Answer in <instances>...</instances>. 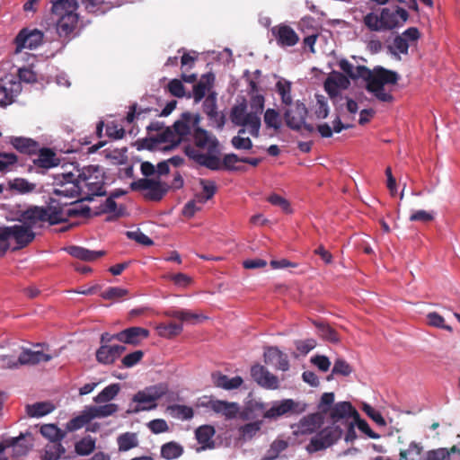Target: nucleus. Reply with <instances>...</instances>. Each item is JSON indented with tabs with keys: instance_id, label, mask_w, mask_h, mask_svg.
I'll use <instances>...</instances> for the list:
<instances>
[{
	"instance_id": "f257e3e1",
	"label": "nucleus",
	"mask_w": 460,
	"mask_h": 460,
	"mask_svg": "<svg viewBox=\"0 0 460 460\" xmlns=\"http://www.w3.org/2000/svg\"><path fill=\"white\" fill-rule=\"evenodd\" d=\"M339 66L349 78H362L366 81L367 91L373 93L378 101L383 102L394 101V96L390 93L385 92V85L397 84L400 75L395 71L380 66L374 67L372 70L365 66H358L354 68L353 65L347 59H341Z\"/></svg>"
},
{
	"instance_id": "f03ea898",
	"label": "nucleus",
	"mask_w": 460,
	"mask_h": 460,
	"mask_svg": "<svg viewBox=\"0 0 460 460\" xmlns=\"http://www.w3.org/2000/svg\"><path fill=\"white\" fill-rule=\"evenodd\" d=\"M193 145L184 147L185 155L200 166L212 171L221 169V148L217 137L211 132L195 127L191 133Z\"/></svg>"
},
{
	"instance_id": "7ed1b4c3",
	"label": "nucleus",
	"mask_w": 460,
	"mask_h": 460,
	"mask_svg": "<svg viewBox=\"0 0 460 460\" xmlns=\"http://www.w3.org/2000/svg\"><path fill=\"white\" fill-rule=\"evenodd\" d=\"M51 13L55 17L57 33L60 38H68L75 30L79 15L76 0H51Z\"/></svg>"
},
{
	"instance_id": "20e7f679",
	"label": "nucleus",
	"mask_w": 460,
	"mask_h": 460,
	"mask_svg": "<svg viewBox=\"0 0 460 460\" xmlns=\"http://www.w3.org/2000/svg\"><path fill=\"white\" fill-rule=\"evenodd\" d=\"M82 189V199L93 200L94 196H104V175L98 165H89L77 170Z\"/></svg>"
},
{
	"instance_id": "39448f33",
	"label": "nucleus",
	"mask_w": 460,
	"mask_h": 460,
	"mask_svg": "<svg viewBox=\"0 0 460 460\" xmlns=\"http://www.w3.org/2000/svg\"><path fill=\"white\" fill-rule=\"evenodd\" d=\"M52 356L42 351H34L31 349H23L17 359L9 355L0 356V367L6 368H17L24 365H36L40 362H48Z\"/></svg>"
},
{
	"instance_id": "423d86ee",
	"label": "nucleus",
	"mask_w": 460,
	"mask_h": 460,
	"mask_svg": "<svg viewBox=\"0 0 460 460\" xmlns=\"http://www.w3.org/2000/svg\"><path fill=\"white\" fill-rule=\"evenodd\" d=\"M53 186V194L57 196L82 198V189L77 173L67 172L57 175Z\"/></svg>"
},
{
	"instance_id": "0eeeda50",
	"label": "nucleus",
	"mask_w": 460,
	"mask_h": 460,
	"mask_svg": "<svg viewBox=\"0 0 460 460\" xmlns=\"http://www.w3.org/2000/svg\"><path fill=\"white\" fill-rule=\"evenodd\" d=\"M343 433L338 425L328 426L314 436L306 449L309 453L323 450L337 442Z\"/></svg>"
},
{
	"instance_id": "6e6552de",
	"label": "nucleus",
	"mask_w": 460,
	"mask_h": 460,
	"mask_svg": "<svg viewBox=\"0 0 460 460\" xmlns=\"http://www.w3.org/2000/svg\"><path fill=\"white\" fill-rule=\"evenodd\" d=\"M43 38L44 34L41 31L24 28L15 37L16 51H21L23 49H35L42 44Z\"/></svg>"
},
{
	"instance_id": "1a4fd4ad",
	"label": "nucleus",
	"mask_w": 460,
	"mask_h": 460,
	"mask_svg": "<svg viewBox=\"0 0 460 460\" xmlns=\"http://www.w3.org/2000/svg\"><path fill=\"white\" fill-rule=\"evenodd\" d=\"M44 210L46 212L45 222H49L50 225L65 222L76 214L75 210H66V203L62 204L54 199H50L49 204L44 208Z\"/></svg>"
},
{
	"instance_id": "9d476101",
	"label": "nucleus",
	"mask_w": 460,
	"mask_h": 460,
	"mask_svg": "<svg viewBox=\"0 0 460 460\" xmlns=\"http://www.w3.org/2000/svg\"><path fill=\"white\" fill-rule=\"evenodd\" d=\"M271 33L280 48L294 47L300 40L295 30L286 23H279L273 26L271 28Z\"/></svg>"
},
{
	"instance_id": "9b49d317",
	"label": "nucleus",
	"mask_w": 460,
	"mask_h": 460,
	"mask_svg": "<svg viewBox=\"0 0 460 460\" xmlns=\"http://www.w3.org/2000/svg\"><path fill=\"white\" fill-rule=\"evenodd\" d=\"M383 31H389L402 26L409 18L408 12L397 6L394 11L383 8L381 11Z\"/></svg>"
},
{
	"instance_id": "f8f14e48",
	"label": "nucleus",
	"mask_w": 460,
	"mask_h": 460,
	"mask_svg": "<svg viewBox=\"0 0 460 460\" xmlns=\"http://www.w3.org/2000/svg\"><path fill=\"white\" fill-rule=\"evenodd\" d=\"M307 108L305 105L297 101L293 107H289L284 111V119L287 126L294 130H300L307 117Z\"/></svg>"
},
{
	"instance_id": "ddd939ff",
	"label": "nucleus",
	"mask_w": 460,
	"mask_h": 460,
	"mask_svg": "<svg viewBox=\"0 0 460 460\" xmlns=\"http://www.w3.org/2000/svg\"><path fill=\"white\" fill-rule=\"evenodd\" d=\"M251 376L258 385L268 390H277L279 388L278 376L271 374L265 367L255 364L251 367Z\"/></svg>"
},
{
	"instance_id": "4468645a",
	"label": "nucleus",
	"mask_w": 460,
	"mask_h": 460,
	"mask_svg": "<svg viewBox=\"0 0 460 460\" xmlns=\"http://www.w3.org/2000/svg\"><path fill=\"white\" fill-rule=\"evenodd\" d=\"M149 330L133 326L116 333L117 341L133 346L139 345L143 340L149 337Z\"/></svg>"
},
{
	"instance_id": "2eb2a0df",
	"label": "nucleus",
	"mask_w": 460,
	"mask_h": 460,
	"mask_svg": "<svg viewBox=\"0 0 460 460\" xmlns=\"http://www.w3.org/2000/svg\"><path fill=\"white\" fill-rule=\"evenodd\" d=\"M35 158L32 159L33 164L40 169L49 170L59 164L60 159L58 157L56 152L49 147L39 146Z\"/></svg>"
},
{
	"instance_id": "dca6fc26",
	"label": "nucleus",
	"mask_w": 460,
	"mask_h": 460,
	"mask_svg": "<svg viewBox=\"0 0 460 460\" xmlns=\"http://www.w3.org/2000/svg\"><path fill=\"white\" fill-rule=\"evenodd\" d=\"M202 405L216 413L222 414L227 420L235 418L239 411V404L237 402H230L222 400L210 399L203 402Z\"/></svg>"
},
{
	"instance_id": "f3484780",
	"label": "nucleus",
	"mask_w": 460,
	"mask_h": 460,
	"mask_svg": "<svg viewBox=\"0 0 460 460\" xmlns=\"http://www.w3.org/2000/svg\"><path fill=\"white\" fill-rule=\"evenodd\" d=\"M126 350L123 345H101L96 351V359L103 365L113 364Z\"/></svg>"
},
{
	"instance_id": "a211bd4d",
	"label": "nucleus",
	"mask_w": 460,
	"mask_h": 460,
	"mask_svg": "<svg viewBox=\"0 0 460 460\" xmlns=\"http://www.w3.org/2000/svg\"><path fill=\"white\" fill-rule=\"evenodd\" d=\"M349 84L347 75L333 71L325 80L324 89L331 97H334L338 95L340 89H347Z\"/></svg>"
},
{
	"instance_id": "6ab92c4d",
	"label": "nucleus",
	"mask_w": 460,
	"mask_h": 460,
	"mask_svg": "<svg viewBox=\"0 0 460 460\" xmlns=\"http://www.w3.org/2000/svg\"><path fill=\"white\" fill-rule=\"evenodd\" d=\"M203 111L206 113L209 120L217 125L218 128H223L225 124V116L219 114L217 105V93H209L203 102Z\"/></svg>"
},
{
	"instance_id": "aec40b11",
	"label": "nucleus",
	"mask_w": 460,
	"mask_h": 460,
	"mask_svg": "<svg viewBox=\"0 0 460 460\" xmlns=\"http://www.w3.org/2000/svg\"><path fill=\"white\" fill-rule=\"evenodd\" d=\"M264 362L279 370L287 371L289 368L288 356L277 347H269L264 351Z\"/></svg>"
},
{
	"instance_id": "412c9836",
	"label": "nucleus",
	"mask_w": 460,
	"mask_h": 460,
	"mask_svg": "<svg viewBox=\"0 0 460 460\" xmlns=\"http://www.w3.org/2000/svg\"><path fill=\"white\" fill-rule=\"evenodd\" d=\"M46 212L44 208L33 207L23 211L18 221L24 226L33 229L37 225L45 222Z\"/></svg>"
},
{
	"instance_id": "4be33fe9",
	"label": "nucleus",
	"mask_w": 460,
	"mask_h": 460,
	"mask_svg": "<svg viewBox=\"0 0 460 460\" xmlns=\"http://www.w3.org/2000/svg\"><path fill=\"white\" fill-rule=\"evenodd\" d=\"M9 228L11 238L14 239L18 249L26 247L35 238V233L22 224L9 226Z\"/></svg>"
},
{
	"instance_id": "5701e85b",
	"label": "nucleus",
	"mask_w": 460,
	"mask_h": 460,
	"mask_svg": "<svg viewBox=\"0 0 460 460\" xmlns=\"http://www.w3.org/2000/svg\"><path fill=\"white\" fill-rule=\"evenodd\" d=\"M199 116L197 115L194 118L189 112H184L181 115V119L175 121L173 124L174 133L181 137V141L182 138L188 135H191L190 124L193 128L195 127H199Z\"/></svg>"
},
{
	"instance_id": "b1692460",
	"label": "nucleus",
	"mask_w": 460,
	"mask_h": 460,
	"mask_svg": "<svg viewBox=\"0 0 460 460\" xmlns=\"http://www.w3.org/2000/svg\"><path fill=\"white\" fill-rule=\"evenodd\" d=\"M297 403L292 399H284L280 402H276L274 404L263 413L265 419H277L288 412L296 411Z\"/></svg>"
},
{
	"instance_id": "393cba45",
	"label": "nucleus",
	"mask_w": 460,
	"mask_h": 460,
	"mask_svg": "<svg viewBox=\"0 0 460 460\" xmlns=\"http://www.w3.org/2000/svg\"><path fill=\"white\" fill-rule=\"evenodd\" d=\"M10 143L19 153L26 155L30 157L34 156L40 144L30 137H13L11 138Z\"/></svg>"
},
{
	"instance_id": "a878e982",
	"label": "nucleus",
	"mask_w": 460,
	"mask_h": 460,
	"mask_svg": "<svg viewBox=\"0 0 460 460\" xmlns=\"http://www.w3.org/2000/svg\"><path fill=\"white\" fill-rule=\"evenodd\" d=\"M330 411V418L332 420V425L341 420L348 419L351 416L358 417V412L349 402H340L334 404Z\"/></svg>"
},
{
	"instance_id": "bb28decb",
	"label": "nucleus",
	"mask_w": 460,
	"mask_h": 460,
	"mask_svg": "<svg viewBox=\"0 0 460 460\" xmlns=\"http://www.w3.org/2000/svg\"><path fill=\"white\" fill-rule=\"evenodd\" d=\"M212 380L215 386L228 391L239 388L243 383V379L240 376L230 378L220 372L213 373Z\"/></svg>"
},
{
	"instance_id": "cd10ccee",
	"label": "nucleus",
	"mask_w": 460,
	"mask_h": 460,
	"mask_svg": "<svg viewBox=\"0 0 460 460\" xmlns=\"http://www.w3.org/2000/svg\"><path fill=\"white\" fill-rule=\"evenodd\" d=\"M215 432L214 427L210 425H203L196 429L195 437L198 442L201 445V447L197 449V452L214 447L215 443L212 440V438L215 435Z\"/></svg>"
},
{
	"instance_id": "c85d7f7f",
	"label": "nucleus",
	"mask_w": 460,
	"mask_h": 460,
	"mask_svg": "<svg viewBox=\"0 0 460 460\" xmlns=\"http://www.w3.org/2000/svg\"><path fill=\"white\" fill-rule=\"evenodd\" d=\"M66 251L71 256L84 261H93L105 254L104 251H92L81 246H68Z\"/></svg>"
},
{
	"instance_id": "c756f323",
	"label": "nucleus",
	"mask_w": 460,
	"mask_h": 460,
	"mask_svg": "<svg viewBox=\"0 0 460 460\" xmlns=\"http://www.w3.org/2000/svg\"><path fill=\"white\" fill-rule=\"evenodd\" d=\"M215 82V75L212 73L205 74L199 82L193 86V98L195 102H199L206 95V93L212 88Z\"/></svg>"
},
{
	"instance_id": "7c9ffc66",
	"label": "nucleus",
	"mask_w": 460,
	"mask_h": 460,
	"mask_svg": "<svg viewBox=\"0 0 460 460\" xmlns=\"http://www.w3.org/2000/svg\"><path fill=\"white\" fill-rule=\"evenodd\" d=\"M91 420L112 416L119 411V405L116 403H104L103 405L85 406Z\"/></svg>"
},
{
	"instance_id": "2f4dec72",
	"label": "nucleus",
	"mask_w": 460,
	"mask_h": 460,
	"mask_svg": "<svg viewBox=\"0 0 460 460\" xmlns=\"http://www.w3.org/2000/svg\"><path fill=\"white\" fill-rule=\"evenodd\" d=\"M156 139L158 144H168L160 149L164 151H169L177 146L181 142V137L177 136L173 130L170 128H166L162 132L158 133L156 136Z\"/></svg>"
},
{
	"instance_id": "473e14b6",
	"label": "nucleus",
	"mask_w": 460,
	"mask_h": 460,
	"mask_svg": "<svg viewBox=\"0 0 460 460\" xmlns=\"http://www.w3.org/2000/svg\"><path fill=\"white\" fill-rule=\"evenodd\" d=\"M6 447L13 448V456L16 457L23 456L30 451L31 445L24 442V438L21 435L16 438H11L5 440Z\"/></svg>"
},
{
	"instance_id": "72a5a7b5",
	"label": "nucleus",
	"mask_w": 460,
	"mask_h": 460,
	"mask_svg": "<svg viewBox=\"0 0 460 460\" xmlns=\"http://www.w3.org/2000/svg\"><path fill=\"white\" fill-rule=\"evenodd\" d=\"M167 190L168 187L165 184L162 183L160 181L153 180L151 186L144 194V198L146 200L159 201L164 198Z\"/></svg>"
},
{
	"instance_id": "f704fd0d",
	"label": "nucleus",
	"mask_w": 460,
	"mask_h": 460,
	"mask_svg": "<svg viewBox=\"0 0 460 460\" xmlns=\"http://www.w3.org/2000/svg\"><path fill=\"white\" fill-rule=\"evenodd\" d=\"M423 447L420 443L411 442L407 449H402L399 454V460H423Z\"/></svg>"
},
{
	"instance_id": "c9c22d12",
	"label": "nucleus",
	"mask_w": 460,
	"mask_h": 460,
	"mask_svg": "<svg viewBox=\"0 0 460 460\" xmlns=\"http://www.w3.org/2000/svg\"><path fill=\"white\" fill-rule=\"evenodd\" d=\"M119 384L109 385L96 396L93 397V402L98 404L109 403V402L112 401L119 394Z\"/></svg>"
},
{
	"instance_id": "e433bc0d",
	"label": "nucleus",
	"mask_w": 460,
	"mask_h": 460,
	"mask_svg": "<svg viewBox=\"0 0 460 460\" xmlns=\"http://www.w3.org/2000/svg\"><path fill=\"white\" fill-rule=\"evenodd\" d=\"M133 402H137L139 404L144 405H138L132 411L133 412H138L141 411H149L156 408L155 402L153 401L152 396L147 395L144 390L138 391L134 396H133Z\"/></svg>"
},
{
	"instance_id": "4c0bfd02",
	"label": "nucleus",
	"mask_w": 460,
	"mask_h": 460,
	"mask_svg": "<svg viewBox=\"0 0 460 460\" xmlns=\"http://www.w3.org/2000/svg\"><path fill=\"white\" fill-rule=\"evenodd\" d=\"M261 113H257L254 111L248 112L245 116V119L242 127H247L249 133L254 137H258L261 128Z\"/></svg>"
},
{
	"instance_id": "58836bf2",
	"label": "nucleus",
	"mask_w": 460,
	"mask_h": 460,
	"mask_svg": "<svg viewBox=\"0 0 460 460\" xmlns=\"http://www.w3.org/2000/svg\"><path fill=\"white\" fill-rule=\"evenodd\" d=\"M199 184L202 187V193L197 194L199 204L204 205L213 198L217 192V185L213 181L200 179Z\"/></svg>"
},
{
	"instance_id": "ea45409f",
	"label": "nucleus",
	"mask_w": 460,
	"mask_h": 460,
	"mask_svg": "<svg viewBox=\"0 0 460 460\" xmlns=\"http://www.w3.org/2000/svg\"><path fill=\"white\" fill-rule=\"evenodd\" d=\"M182 454L183 447L174 441L165 443L161 447V456L167 460L178 458Z\"/></svg>"
},
{
	"instance_id": "a19ab883",
	"label": "nucleus",
	"mask_w": 460,
	"mask_h": 460,
	"mask_svg": "<svg viewBox=\"0 0 460 460\" xmlns=\"http://www.w3.org/2000/svg\"><path fill=\"white\" fill-rule=\"evenodd\" d=\"M264 123L268 128L279 130L282 125L281 118L278 111L269 108L264 112Z\"/></svg>"
},
{
	"instance_id": "79ce46f5",
	"label": "nucleus",
	"mask_w": 460,
	"mask_h": 460,
	"mask_svg": "<svg viewBox=\"0 0 460 460\" xmlns=\"http://www.w3.org/2000/svg\"><path fill=\"white\" fill-rule=\"evenodd\" d=\"M95 449V439L90 436L83 438L75 443V450L79 456H88Z\"/></svg>"
},
{
	"instance_id": "37998d69",
	"label": "nucleus",
	"mask_w": 460,
	"mask_h": 460,
	"mask_svg": "<svg viewBox=\"0 0 460 460\" xmlns=\"http://www.w3.org/2000/svg\"><path fill=\"white\" fill-rule=\"evenodd\" d=\"M66 452L64 447L58 442H52L45 448L42 460H58Z\"/></svg>"
},
{
	"instance_id": "c03bdc74",
	"label": "nucleus",
	"mask_w": 460,
	"mask_h": 460,
	"mask_svg": "<svg viewBox=\"0 0 460 460\" xmlns=\"http://www.w3.org/2000/svg\"><path fill=\"white\" fill-rule=\"evenodd\" d=\"M92 420L90 419L88 411H87L86 408L84 407V409L81 411V413L78 416L71 419L66 423V429L70 431H75V430L82 429L84 425H86L87 423H89Z\"/></svg>"
},
{
	"instance_id": "a18cd8bd",
	"label": "nucleus",
	"mask_w": 460,
	"mask_h": 460,
	"mask_svg": "<svg viewBox=\"0 0 460 460\" xmlns=\"http://www.w3.org/2000/svg\"><path fill=\"white\" fill-rule=\"evenodd\" d=\"M276 90L280 95L282 103L290 106L292 104L290 82L282 80L278 81L276 84Z\"/></svg>"
},
{
	"instance_id": "49530a36",
	"label": "nucleus",
	"mask_w": 460,
	"mask_h": 460,
	"mask_svg": "<svg viewBox=\"0 0 460 460\" xmlns=\"http://www.w3.org/2000/svg\"><path fill=\"white\" fill-rule=\"evenodd\" d=\"M168 410L170 411L171 414L173 417L188 420L192 419L194 412L193 409L187 405H181V404H173L170 405L168 407Z\"/></svg>"
},
{
	"instance_id": "de8ad7c7",
	"label": "nucleus",
	"mask_w": 460,
	"mask_h": 460,
	"mask_svg": "<svg viewBox=\"0 0 460 460\" xmlns=\"http://www.w3.org/2000/svg\"><path fill=\"white\" fill-rule=\"evenodd\" d=\"M102 211L104 213H114V216L109 217L107 218L108 221H111L113 219L123 217L125 208L124 207H120L119 208H118L117 203L115 202L114 199H112L110 196L102 205Z\"/></svg>"
},
{
	"instance_id": "09e8293b",
	"label": "nucleus",
	"mask_w": 460,
	"mask_h": 460,
	"mask_svg": "<svg viewBox=\"0 0 460 460\" xmlns=\"http://www.w3.org/2000/svg\"><path fill=\"white\" fill-rule=\"evenodd\" d=\"M288 447V443L282 439L274 440L267 450L262 460H274Z\"/></svg>"
},
{
	"instance_id": "8fccbe9b",
	"label": "nucleus",
	"mask_w": 460,
	"mask_h": 460,
	"mask_svg": "<svg viewBox=\"0 0 460 460\" xmlns=\"http://www.w3.org/2000/svg\"><path fill=\"white\" fill-rule=\"evenodd\" d=\"M117 441L119 451H128L137 446L136 434L130 432L121 434L119 436Z\"/></svg>"
},
{
	"instance_id": "3c124183",
	"label": "nucleus",
	"mask_w": 460,
	"mask_h": 460,
	"mask_svg": "<svg viewBox=\"0 0 460 460\" xmlns=\"http://www.w3.org/2000/svg\"><path fill=\"white\" fill-rule=\"evenodd\" d=\"M40 434L51 442H58L63 438V433L55 424H45L40 428Z\"/></svg>"
},
{
	"instance_id": "603ef678",
	"label": "nucleus",
	"mask_w": 460,
	"mask_h": 460,
	"mask_svg": "<svg viewBox=\"0 0 460 460\" xmlns=\"http://www.w3.org/2000/svg\"><path fill=\"white\" fill-rule=\"evenodd\" d=\"M160 336L165 338H172L179 335L182 332V324L170 323L169 324H160L157 327Z\"/></svg>"
},
{
	"instance_id": "864d4df0",
	"label": "nucleus",
	"mask_w": 460,
	"mask_h": 460,
	"mask_svg": "<svg viewBox=\"0 0 460 460\" xmlns=\"http://www.w3.org/2000/svg\"><path fill=\"white\" fill-rule=\"evenodd\" d=\"M27 413L31 417H41L52 411L51 405L49 402H36L31 405H27Z\"/></svg>"
},
{
	"instance_id": "5fc2aeb1",
	"label": "nucleus",
	"mask_w": 460,
	"mask_h": 460,
	"mask_svg": "<svg viewBox=\"0 0 460 460\" xmlns=\"http://www.w3.org/2000/svg\"><path fill=\"white\" fill-rule=\"evenodd\" d=\"M315 325L318 329L319 335L323 339L333 343L340 341V336L338 332L330 325L324 323H316Z\"/></svg>"
},
{
	"instance_id": "6e6d98bb",
	"label": "nucleus",
	"mask_w": 460,
	"mask_h": 460,
	"mask_svg": "<svg viewBox=\"0 0 460 460\" xmlns=\"http://www.w3.org/2000/svg\"><path fill=\"white\" fill-rule=\"evenodd\" d=\"M10 187L19 193L26 194L34 191L36 184L31 183L23 178H16L11 182Z\"/></svg>"
},
{
	"instance_id": "4d7b16f0",
	"label": "nucleus",
	"mask_w": 460,
	"mask_h": 460,
	"mask_svg": "<svg viewBox=\"0 0 460 460\" xmlns=\"http://www.w3.org/2000/svg\"><path fill=\"white\" fill-rule=\"evenodd\" d=\"M166 315L178 319L181 322H190L193 323L199 318H201L200 315L192 313L189 310H172L166 313Z\"/></svg>"
},
{
	"instance_id": "13d9d810",
	"label": "nucleus",
	"mask_w": 460,
	"mask_h": 460,
	"mask_svg": "<svg viewBox=\"0 0 460 460\" xmlns=\"http://www.w3.org/2000/svg\"><path fill=\"white\" fill-rule=\"evenodd\" d=\"M237 163H242V157H239L235 154H227L223 157L221 161V168H225L229 171H243V166H235Z\"/></svg>"
},
{
	"instance_id": "bf43d9fd",
	"label": "nucleus",
	"mask_w": 460,
	"mask_h": 460,
	"mask_svg": "<svg viewBox=\"0 0 460 460\" xmlns=\"http://www.w3.org/2000/svg\"><path fill=\"white\" fill-rule=\"evenodd\" d=\"M245 133L244 128H241L238 131V135L234 137L231 140L233 146L239 150H249L252 147V142L249 137H242Z\"/></svg>"
},
{
	"instance_id": "052dcab7",
	"label": "nucleus",
	"mask_w": 460,
	"mask_h": 460,
	"mask_svg": "<svg viewBox=\"0 0 460 460\" xmlns=\"http://www.w3.org/2000/svg\"><path fill=\"white\" fill-rule=\"evenodd\" d=\"M363 22L364 24L372 31H383L381 14L377 15L374 13H369L364 17Z\"/></svg>"
},
{
	"instance_id": "680f3d73",
	"label": "nucleus",
	"mask_w": 460,
	"mask_h": 460,
	"mask_svg": "<svg viewBox=\"0 0 460 460\" xmlns=\"http://www.w3.org/2000/svg\"><path fill=\"white\" fill-rule=\"evenodd\" d=\"M301 427L304 432L313 433L320 427V417L316 414L305 417L301 420Z\"/></svg>"
},
{
	"instance_id": "e2e57ef3",
	"label": "nucleus",
	"mask_w": 460,
	"mask_h": 460,
	"mask_svg": "<svg viewBox=\"0 0 460 460\" xmlns=\"http://www.w3.org/2000/svg\"><path fill=\"white\" fill-rule=\"evenodd\" d=\"M18 162V156L13 153L0 152V172L10 170V167L15 165Z\"/></svg>"
},
{
	"instance_id": "0e129e2a",
	"label": "nucleus",
	"mask_w": 460,
	"mask_h": 460,
	"mask_svg": "<svg viewBox=\"0 0 460 460\" xmlns=\"http://www.w3.org/2000/svg\"><path fill=\"white\" fill-rule=\"evenodd\" d=\"M246 106L244 104L236 105L232 109L231 120L234 125L242 126L245 119Z\"/></svg>"
},
{
	"instance_id": "69168bd1",
	"label": "nucleus",
	"mask_w": 460,
	"mask_h": 460,
	"mask_svg": "<svg viewBox=\"0 0 460 460\" xmlns=\"http://www.w3.org/2000/svg\"><path fill=\"white\" fill-rule=\"evenodd\" d=\"M363 411L377 425L384 427L386 425V421L382 416V414L374 409L371 405L367 403H364L362 406Z\"/></svg>"
},
{
	"instance_id": "338daca9",
	"label": "nucleus",
	"mask_w": 460,
	"mask_h": 460,
	"mask_svg": "<svg viewBox=\"0 0 460 460\" xmlns=\"http://www.w3.org/2000/svg\"><path fill=\"white\" fill-rule=\"evenodd\" d=\"M332 372L333 375H341L343 376H348L352 373V367L344 359L337 358L334 362Z\"/></svg>"
},
{
	"instance_id": "774afa93",
	"label": "nucleus",
	"mask_w": 460,
	"mask_h": 460,
	"mask_svg": "<svg viewBox=\"0 0 460 460\" xmlns=\"http://www.w3.org/2000/svg\"><path fill=\"white\" fill-rule=\"evenodd\" d=\"M424 456L428 460H451L449 459V452L446 447L429 450Z\"/></svg>"
}]
</instances>
